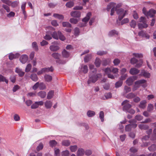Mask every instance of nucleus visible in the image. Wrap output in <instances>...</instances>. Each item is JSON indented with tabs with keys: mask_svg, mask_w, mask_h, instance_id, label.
Returning a JSON list of instances; mask_svg holds the SVG:
<instances>
[{
	"mask_svg": "<svg viewBox=\"0 0 156 156\" xmlns=\"http://www.w3.org/2000/svg\"><path fill=\"white\" fill-rule=\"evenodd\" d=\"M91 72L94 74H90L89 79L87 83L88 84H90L91 83H95L98 80V78L101 76L100 74H95L97 72V69L94 68L91 70Z\"/></svg>",
	"mask_w": 156,
	"mask_h": 156,
	"instance_id": "obj_1",
	"label": "nucleus"
},
{
	"mask_svg": "<svg viewBox=\"0 0 156 156\" xmlns=\"http://www.w3.org/2000/svg\"><path fill=\"white\" fill-rule=\"evenodd\" d=\"M51 34L52 37L56 40H58L59 39L62 41H64L66 40L65 37L60 31H58V33L56 31H54Z\"/></svg>",
	"mask_w": 156,
	"mask_h": 156,
	"instance_id": "obj_2",
	"label": "nucleus"
},
{
	"mask_svg": "<svg viewBox=\"0 0 156 156\" xmlns=\"http://www.w3.org/2000/svg\"><path fill=\"white\" fill-rule=\"evenodd\" d=\"M116 12L117 14L119 15L118 19L119 21H121L127 13V10H124L121 8L119 9L118 10H117Z\"/></svg>",
	"mask_w": 156,
	"mask_h": 156,
	"instance_id": "obj_3",
	"label": "nucleus"
},
{
	"mask_svg": "<svg viewBox=\"0 0 156 156\" xmlns=\"http://www.w3.org/2000/svg\"><path fill=\"white\" fill-rule=\"evenodd\" d=\"M129 101L127 100L124 101L122 103V105H124L123 107V111H125L127 112L131 107V105L129 103H128Z\"/></svg>",
	"mask_w": 156,
	"mask_h": 156,
	"instance_id": "obj_4",
	"label": "nucleus"
},
{
	"mask_svg": "<svg viewBox=\"0 0 156 156\" xmlns=\"http://www.w3.org/2000/svg\"><path fill=\"white\" fill-rule=\"evenodd\" d=\"M136 80L135 77L128 78L126 81V83L129 86L132 85L134 81Z\"/></svg>",
	"mask_w": 156,
	"mask_h": 156,
	"instance_id": "obj_5",
	"label": "nucleus"
},
{
	"mask_svg": "<svg viewBox=\"0 0 156 156\" xmlns=\"http://www.w3.org/2000/svg\"><path fill=\"white\" fill-rule=\"evenodd\" d=\"M28 57L26 55H23L21 56L20 58V61L23 64L25 63L28 60Z\"/></svg>",
	"mask_w": 156,
	"mask_h": 156,
	"instance_id": "obj_6",
	"label": "nucleus"
},
{
	"mask_svg": "<svg viewBox=\"0 0 156 156\" xmlns=\"http://www.w3.org/2000/svg\"><path fill=\"white\" fill-rule=\"evenodd\" d=\"M72 16L74 17H79L81 15V13L79 11H74L70 13Z\"/></svg>",
	"mask_w": 156,
	"mask_h": 156,
	"instance_id": "obj_7",
	"label": "nucleus"
},
{
	"mask_svg": "<svg viewBox=\"0 0 156 156\" xmlns=\"http://www.w3.org/2000/svg\"><path fill=\"white\" fill-rule=\"evenodd\" d=\"M140 70L135 68H131L130 71L129 73L132 75H136L139 73Z\"/></svg>",
	"mask_w": 156,
	"mask_h": 156,
	"instance_id": "obj_8",
	"label": "nucleus"
},
{
	"mask_svg": "<svg viewBox=\"0 0 156 156\" xmlns=\"http://www.w3.org/2000/svg\"><path fill=\"white\" fill-rule=\"evenodd\" d=\"M138 35L140 36L145 37L146 39H149L150 37L149 35L143 31L139 32L138 33Z\"/></svg>",
	"mask_w": 156,
	"mask_h": 156,
	"instance_id": "obj_9",
	"label": "nucleus"
},
{
	"mask_svg": "<svg viewBox=\"0 0 156 156\" xmlns=\"http://www.w3.org/2000/svg\"><path fill=\"white\" fill-rule=\"evenodd\" d=\"M156 12L155 10L153 9H151L147 12V15L146 16L153 17Z\"/></svg>",
	"mask_w": 156,
	"mask_h": 156,
	"instance_id": "obj_10",
	"label": "nucleus"
},
{
	"mask_svg": "<svg viewBox=\"0 0 156 156\" xmlns=\"http://www.w3.org/2000/svg\"><path fill=\"white\" fill-rule=\"evenodd\" d=\"M62 56L65 58H68L69 57L70 55L69 52L65 49L62 51Z\"/></svg>",
	"mask_w": 156,
	"mask_h": 156,
	"instance_id": "obj_11",
	"label": "nucleus"
},
{
	"mask_svg": "<svg viewBox=\"0 0 156 156\" xmlns=\"http://www.w3.org/2000/svg\"><path fill=\"white\" fill-rule=\"evenodd\" d=\"M49 48L51 51H56L59 49V48L57 45H51L50 46Z\"/></svg>",
	"mask_w": 156,
	"mask_h": 156,
	"instance_id": "obj_12",
	"label": "nucleus"
},
{
	"mask_svg": "<svg viewBox=\"0 0 156 156\" xmlns=\"http://www.w3.org/2000/svg\"><path fill=\"white\" fill-rule=\"evenodd\" d=\"M91 15V13L90 12H88L86 16L82 19V21L84 22H87L90 19V17Z\"/></svg>",
	"mask_w": 156,
	"mask_h": 156,
	"instance_id": "obj_13",
	"label": "nucleus"
},
{
	"mask_svg": "<svg viewBox=\"0 0 156 156\" xmlns=\"http://www.w3.org/2000/svg\"><path fill=\"white\" fill-rule=\"evenodd\" d=\"M142 23H138V26L139 28H146L148 27V25L146 23V22Z\"/></svg>",
	"mask_w": 156,
	"mask_h": 156,
	"instance_id": "obj_14",
	"label": "nucleus"
},
{
	"mask_svg": "<svg viewBox=\"0 0 156 156\" xmlns=\"http://www.w3.org/2000/svg\"><path fill=\"white\" fill-rule=\"evenodd\" d=\"M141 74L147 78H149L150 76V74L145 70H143L141 72Z\"/></svg>",
	"mask_w": 156,
	"mask_h": 156,
	"instance_id": "obj_15",
	"label": "nucleus"
},
{
	"mask_svg": "<svg viewBox=\"0 0 156 156\" xmlns=\"http://www.w3.org/2000/svg\"><path fill=\"white\" fill-rule=\"evenodd\" d=\"M138 127L141 129L147 130L149 128V126L147 125L140 124L138 125Z\"/></svg>",
	"mask_w": 156,
	"mask_h": 156,
	"instance_id": "obj_16",
	"label": "nucleus"
},
{
	"mask_svg": "<svg viewBox=\"0 0 156 156\" xmlns=\"http://www.w3.org/2000/svg\"><path fill=\"white\" fill-rule=\"evenodd\" d=\"M52 102L51 101H47L44 103L45 107L47 108H50L52 105Z\"/></svg>",
	"mask_w": 156,
	"mask_h": 156,
	"instance_id": "obj_17",
	"label": "nucleus"
},
{
	"mask_svg": "<svg viewBox=\"0 0 156 156\" xmlns=\"http://www.w3.org/2000/svg\"><path fill=\"white\" fill-rule=\"evenodd\" d=\"M51 56L54 58L55 59L58 60L60 58L61 56V55L58 53L54 52L51 55Z\"/></svg>",
	"mask_w": 156,
	"mask_h": 156,
	"instance_id": "obj_18",
	"label": "nucleus"
},
{
	"mask_svg": "<svg viewBox=\"0 0 156 156\" xmlns=\"http://www.w3.org/2000/svg\"><path fill=\"white\" fill-rule=\"evenodd\" d=\"M30 78L33 81L35 82L37 81L38 80L37 75L35 73L32 74L30 76Z\"/></svg>",
	"mask_w": 156,
	"mask_h": 156,
	"instance_id": "obj_19",
	"label": "nucleus"
},
{
	"mask_svg": "<svg viewBox=\"0 0 156 156\" xmlns=\"http://www.w3.org/2000/svg\"><path fill=\"white\" fill-rule=\"evenodd\" d=\"M116 4L114 2H111L108 5L107 7V10L108 11H110L111 8H114Z\"/></svg>",
	"mask_w": 156,
	"mask_h": 156,
	"instance_id": "obj_20",
	"label": "nucleus"
},
{
	"mask_svg": "<svg viewBox=\"0 0 156 156\" xmlns=\"http://www.w3.org/2000/svg\"><path fill=\"white\" fill-rule=\"evenodd\" d=\"M146 103L147 102L146 100H143L141 101L139 105V107L141 108H144L146 107Z\"/></svg>",
	"mask_w": 156,
	"mask_h": 156,
	"instance_id": "obj_21",
	"label": "nucleus"
},
{
	"mask_svg": "<svg viewBox=\"0 0 156 156\" xmlns=\"http://www.w3.org/2000/svg\"><path fill=\"white\" fill-rule=\"evenodd\" d=\"M44 77L45 80L48 82H51L52 80V76L48 74H45L44 75Z\"/></svg>",
	"mask_w": 156,
	"mask_h": 156,
	"instance_id": "obj_22",
	"label": "nucleus"
},
{
	"mask_svg": "<svg viewBox=\"0 0 156 156\" xmlns=\"http://www.w3.org/2000/svg\"><path fill=\"white\" fill-rule=\"evenodd\" d=\"M54 70V68L52 66H51L50 67L43 68V70L44 71V73L49 72H52Z\"/></svg>",
	"mask_w": 156,
	"mask_h": 156,
	"instance_id": "obj_23",
	"label": "nucleus"
},
{
	"mask_svg": "<svg viewBox=\"0 0 156 156\" xmlns=\"http://www.w3.org/2000/svg\"><path fill=\"white\" fill-rule=\"evenodd\" d=\"M84 153V150L82 148H79L77 151V156H81L83 155Z\"/></svg>",
	"mask_w": 156,
	"mask_h": 156,
	"instance_id": "obj_24",
	"label": "nucleus"
},
{
	"mask_svg": "<svg viewBox=\"0 0 156 156\" xmlns=\"http://www.w3.org/2000/svg\"><path fill=\"white\" fill-rule=\"evenodd\" d=\"M38 95L41 98H43L45 97L46 95V93L45 91H41L38 93Z\"/></svg>",
	"mask_w": 156,
	"mask_h": 156,
	"instance_id": "obj_25",
	"label": "nucleus"
},
{
	"mask_svg": "<svg viewBox=\"0 0 156 156\" xmlns=\"http://www.w3.org/2000/svg\"><path fill=\"white\" fill-rule=\"evenodd\" d=\"M19 55L18 54H14L12 53H10L9 55V58L10 60H12L14 58H16L17 57H18Z\"/></svg>",
	"mask_w": 156,
	"mask_h": 156,
	"instance_id": "obj_26",
	"label": "nucleus"
},
{
	"mask_svg": "<svg viewBox=\"0 0 156 156\" xmlns=\"http://www.w3.org/2000/svg\"><path fill=\"white\" fill-rule=\"evenodd\" d=\"M53 16L55 18H58L60 20H63L64 18L63 15L57 13L54 14Z\"/></svg>",
	"mask_w": 156,
	"mask_h": 156,
	"instance_id": "obj_27",
	"label": "nucleus"
},
{
	"mask_svg": "<svg viewBox=\"0 0 156 156\" xmlns=\"http://www.w3.org/2000/svg\"><path fill=\"white\" fill-rule=\"evenodd\" d=\"M151 139L152 140H156V128L154 129L153 134L151 137Z\"/></svg>",
	"mask_w": 156,
	"mask_h": 156,
	"instance_id": "obj_28",
	"label": "nucleus"
},
{
	"mask_svg": "<svg viewBox=\"0 0 156 156\" xmlns=\"http://www.w3.org/2000/svg\"><path fill=\"white\" fill-rule=\"evenodd\" d=\"M119 33L115 30H113L111 31L109 33L108 35L110 36H112L115 35H118Z\"/></svg>",
	"mask_w": 156,
	"mask_h": 156,
	"instance_id": "obj_29",
	"label": "nucleus"
},
{
	"mask_svg": "<svg viewBox=\"0 0 156 156\" xmlns=\"http://www.w3.org/2000/svg\"><path fill=\"white\" fill-rule=\"evenodd\" d=\"M148 149L150 151H154L156 150V145L153 144L148 147Z\"/></svg>",
	"mask_w": 156,
	"mask_h": 156,
	"instance_id": "obj_30",
	"label": "nucleus"
},
{
	"mask_svg": "<svg viewBox=\"0 0 156 156\" xmlns=\"http://www.w3.org/2000/svg\"><path fill=\"white\" fill-rule=\"evenodd\" d=\"M5 82L7 84L8 83V80L6 79L5 77L0 74V82Z\"/></svg>",
	"mask_w": 156,
	"mask_h": 156,
	"instance_id": "obj_31",
	"label": "nucleus"
},
{
	"mask_svg": "<svg viewBox=\"0 0 156 156\" xmlns=\"http://www.w3.org/2000/svg\"><path fill=\"white\" fill-rule=\"evenodd\" d=\"M26 5V2H24L23 3L21 6V8L23 11V13L25 16L26 15V12L25 11V7Z\"/></svg>",
	"mask_w": 156,
	"mask_h": 156,
	"instance_id": "obj_32",
	"label": "nucleus"
},
{
	"mask_svg": "<svg viewBox=\"0 0 156 156\" xmlns=\"http://www.w3.org/2000/svg\"><path fill=\"white\" fill-rule=\"evenodd\" d=\"M92 57V55L89 54L85 56L84 58V61L85 62H87L90 61Z\"/></svg>",
	"mask_w": 156,
	"mask_h": 156,
	"instance_id": "obj_33",
	"label": "nucleus"
},
{
	"mask_svg": "<svg viewBox=\"0 0 156 156\" xmlns=\"http://www.w3.org/2000/svg\"><path fill=\"white\" fill-rule=\"evenodd\" d=\"M94 63L96 67H99L100 66L101 64V60L99 58H96Z\"/></svg>",
	"mask_w": 156,
	"mask_h": 156,
	"instance_id": "obj_34",
	"label": "nucleus"
},
{
	"mask_svg": "<svg viewBox=\"0 0 156 156\" xmlns=\"http://www.w3.org/2000/svg\"><path fill=\"white\" fill-rule=\"evenodd\" d=\"M63 27H66L68 28H71L72 27L71 25L69 22H65L62 23Z\"/></svg>",
	"mask_w": 156,
	"mask_h": 156,
	"instance_id": "obj_35",
	"label": "nucleus"
},
{
	"mask_svg": "<svg viewBox=\"0 0 156 156\" xmlns=\"http://www.w3.org/2000/svg\"><path fill=\"white\" fill-rule=\"evenodd\" d=\"M54 91L53 90L50 91L48 94L47 98L48 99H51L53 96Z\"/></svg>",
	"mask_w": 156,
	"mask_h": 156,
	"instance_id": "obj_36",
	"label": "nucleus"
},
{
	"mask_svg": "<svg viewBox=\"0 0 156 156\" xmlns=\"http://www.w3.org/2000/svg\"><path fill=\"white\" fill-rule=\"evenodd\" d=\"M74 5L73 2L70 1L67 2L66 4V6L68 8H70L73 7Z\"/></svg>",
	"mask_w": 156,
	"mask_h": 156,
	"instance_id": "obj_37",
	"label": "nucleus"
},
{
	"mask_svg": "<svg viewBox=\"0 0 156 156\" xmlns=\"http://www.w3.org/2000/svg\"><path fill=\"white\" fill-rule=\"evenodd\" d=\"M95 112L94 111L89 110L87 113V115L89 117H91L95 115Z\"/></svg>",
	"mask_w": 156,
	"mask_h": 156,
	"instance_id": "obj_38",
	"label": "nucleus"
},
{
	"mask_svg": "<svg viewBox=\"0 0 156 156\" xmlns=\"http://www.w3.org/2000/svg\"><path fill=\"white\" fill-rule=\"evenodd\" d=\"M146 82V80L144 79L140 80L137 81L135 82V84L136 85H139L145 83Z\"/></svg>",
	"mask_w": 156,
	"mask_h": 156,
	"instance_id": "obj_39",
	"label": "nucleus"
},
{
	"mask_svg": "<svg viewBox=\"0 0 156 156\" xmlns=\"http://www.w3.org/2000/svg\"><path fill=\"white\" fill-rule=\"evenodd\" d=\"M19 3V2L18 1H15L11 3L10 5L11 6L13 7L14 8L17 7Z\"/></svg>",
	"mask_w": 156,
	"mask_h": 156,
	"instance_id": "obj_40",
	"label": "nucleus"
},
{
	"mask_svg": "<svg viewBox=\"0 0 156 156\" xmlns=\"http://www.w3.org/2000/svg\"><path fill=\"white\" fill-rule=\"evenodd\" d=\"M56 62L57 63L61 64H65L66 62V61L63 59H59L58 60H56Z\"/></svg>",
	"mask_w": 156,
	"mask_h": 156,
	"instance_id": "obj_41",
	"label": "nucleus"
},
{
	"mask_svg": "<svg viewBox=\"0 0 156 156\" xmlns=\"http://www.w3.org/2000/svg\"><path fill=\"white\" fill-rule=\"evenodd\" d=\"M131 91V88L130 87L126 86H125L124 93L125 94L128 93V92Z\"/></svg>",
	"mask_w": 156,
	"mask_h": 156,
	"instance_id": "obj_42",
	"label": "nucleus"
},
{
	"mask_svg": "<svg viewBox=\"0 0 156 156\" xmlns=\"http://www.w3.org/2000/svg\"><path fill=\"white\" fill-rule=\"evenodd\" d=\"M70 144V142L69 140H64L62 142V144L63 145L68 146Z\"/></svg>",
	"mask_w": 156,
	"mask_h": 156,
	"instance_id": "obj_43",
	"label": "nucleus"
},
{
	"mask_svg": "<svg viewBox=\"0 0 156 156\" xmlns=\"http://www.w3.org/2000/svg\"><path fill=\"white\" fill-rule=\"evenodd\" d=\"M135 96L134 93H130L127 94L126 96V98L128 99H131L134 98Z\"/></svg>",
	"mask_w": 156,
	"mask_h": 156,
	"instance_id": "obj_44",
	"label": "nucleus"
},
{
	"mask_svg": "<svg viewBox=\"0 0 156 156\" xmlns=\"http://www.w3.org/2000/svg\"><path fill=\"white\" fill-rule=\"evenodd\" d=\"M49 144L50 146L52 147L56 145L57 142L55 140H52L50 141Z\"/></svg>",
	"mask_w": 156,
	"mask_h": 156,
	"instance_id": "obj_45",
	"label": "nucleus"
},
{
	"mask_svg": "<svg viewBox=\"0 0 156 156\" xmlns=\"http://www.w3.org/2000/svg\"><path fill=\"white\" fill-rule=\"evenodd\" d=\"M70 148L72 152H75L77 150V147L76 145L71 146L70 147Z\"/></svg>",
	"mask_w": 156,
	"mask_h": 156,
	"instance_id": "obj_46",
	"label": "nucleus"
},
{
	"mask_svg": "<svg viewBox=\"0 0 156 156\" xmlns=\"http://www.w3.org/2000/svg\"><path fill=\"white\" fill-rule=\"evenodd\" d=\"M130 25L131 27L134 28L136 25V21L134 20H132L130 23Z\"/></svg>",
	"mask_w": 156,
	"mask_h": 156,
	"instance_id": "obj_47",
	"label": "nucleus"
},
{
	"mask_svg": "<svg viewBox=\"0 0 156 156\" xmlns=\"http://www.w3.org/2000/svg\"><path fill=\"white\" fill-rule=\"evenodd\" d=\"M32 67V65L30 64H28L26 67L25 69V72H28L30 70Z\"/></svg>",
	"mask_w": 156,
	"mask_h": 156,
	"instance_id": "obj_48",
	"label": "nucleus"
},
{
	"mask_svg": "<svg viewBox=\"0 0 156 156\" xmlns=\"http://www.w3.org/2000/svg\"><path fill=\"white\" fill-rule=\"evenodd\" d=\"M99 117L101 119V122L104 121V112L103 111H101L100 112Z\"/></svg>",
	"mask_w": 156,
	"mask_h": 156,
	"instance_id": "obj_49",
	"label": "nucleus"
},
{
	"mask_svg": "<svg viewBox=\"0 0 156 156\" xmlns=\"http://www.w3.org/2000/svg\"><path fill=\"white\" fill-rule=\"evenodd\" d=\"M32 46L33 48L36 51L38 50V47L37 43L36 42H34L32 43Z\"/></svg>",
	"mask_w": 156,
	"mask_h": 156,
	"instance_id": "obj_50",
	"label": "nucleus"
},
{
	"mask_svg": "<svg viewBox=\"0 0 156 156\" xmlns=\"http://www.w3.org/2000/svg\"><path fill=\"white\" fill-rule=\"evenodd\" d=\"M43 145L42 143H40L39 145H38L37 148H36V150L37 151H39L40 150L42 149L43 148Z\"/></svg>",
	"mask_w": 156,
	"mask_h": 156,
	"instance_id": "obj_51",
	"label": "nucleus"
},
{
	"mask_svg": "<svg viewBox=\"0 0 156 156\" xmlns=\"http://www.w3.org/2000/svg\"><path fill=\"white\" fill-rule=\"evenodd\" d=\"M153 106L152 104H149L148 105L147 110V111L149 112H151L153 110Z\"/></svg>",
	"mask_w": 156,
	"mask_h": 156,
	"instance_id": "obj_52",
	"label": "nucleus"
},
{
	"mask_svg": "<svg viewBox=\"0 0 156 156\" xmlns=\"http://www.w3.org/2000/svg\"><path fill=\"white\" fill-rule=\"evenodd\" d=\"M39 88L40 90H43L46 88L45 85L43 83H39Z\"/></svg>",
	"mask_w": 156,
	"mask_h": 156,
	"instance_id": "obj_53",
	"label": "nucleus"
},
{
	"mask_svg": "<svg viewBox=\"0 0 156 156\" xmlns=\"http://www.w3.org/2000/svg\"><path fill=\"white\" fill-rule=\"evenodd\" d=\"M122 84V81H119L116 82L115 84V87L118 88L121 86Z\"/></svg>",
	"mask_w": 156,
	"mask_h": 156,
	"instance_id": "obj_54",
	"label": "nucleus"
},
{
	"mask_svg": "<svg viewBox=\"0 0 156 156\" xmlns=\"http://www.w3.org/2000/svg\"><path fill=\"white\" fill-rule=\"evenodd\" d=\"M107 52L104 51H98L97 52V54L99 55H102L106 54Z\"/></svg>",
	"mask_w": 156,
	"mask_h": 156,
	"instance_id": "obj_55",
	"label": "nucleus"
},
{
	"mask_svg": "<svg viewBox=\"0 0 156 156\" xmlns=\"http://www.w3.org/2000/svg\"><path fill=\"white\" fill-rule=\"evenodd\" d=\"M2 7L7 12H10V8L7 5L3 4L2 5Z\"/></svg>",
	"mask_w": 156,
	"mask_h": 156,
	"instance_id": "obj_56",
	"label": "nucleus"
},
{
	"mask_svg": "<svg viewBox=\"0 0 156 156\" xmlns=\"http://www.w3.org/2000/svg\"><path fill=\"white\" fill-rule=\"evenodd\" d=\"M69 21L72 23L76 24L77 23L78 21L76 19L72 18L70 19Z\"/></svg>",
	"mask_w": 156,
	"mask_h": 156,
	"instance_id": "obj_57",
	"label": "nucleus"
},
{
	"mask_svg": "<svg viewBox=\"0 0 156 156\" xmlns=\"http://www.w3.org/2000/svg\"><path fill=\"white\" fill-rule=\"evenodd\" d=\"M143 63V61L142 60H140L139 61H138L136 63V65L135 66L136 67H140L142 65Z\"/></svg>",
	"mask_w": 156,
	"mask_h": 156,
	"instance_id": "obj_58",
	"label": "nucleus"
},
{
	"mask_svg": "<svg viewBox=\"0 0 156 156\" xmlns=\"http://www.w3.org/2000/svg\"><path fill=\"white\" fill-rule=\"evenodd\" d=\"M138 62V60L136 59L135 58H131L130 60V62L132 64H134L135 63H136Z\"/></svg>",
	"mask_w": 156,
	"mask_h": 156,
	"instance_id": "obj_59",
	"label": "nucleus"
},
{
	"mask_svg": "<svg viewBox=\"0 0 156 156\" xmlns=\"http://www.w3.org/2000/svg\"><path fill=\"white\" fill-rule=\"evenodd\" d=\"M83 72L84 73H87L88 72V67L87 65H84L83 68Z\"/></svg>",
	"mask_w": 156,
	"mask_h": 156,
	"instance_id": "obj_60",
	"label": "nucleus"
},
{
	"mask_svg": "<svg viewBox=\"0 0 156 156\" xmlns=\"http://www.w3.org/2000/svg\"><path fill=\"white\" fill-rule=\"evenodd\" d=\"M39 82H37L33 86V89L34 90H36L38 87H39Z\"/></svg>",
	"mask_w": 156,
	"mask_h": 156,
	"instance_id": "obj_61",
	"label": "nucleus"
},
{
	"mask_svg": "<svg viewBox=\"0 0 156 156\" xmlns=\"http://www.w3.org/2000/svg\"><path fill=\"white\" fill-rule=\"evenodd\" d=\"M55 154V156H59L60 151L58 148H55L54 149Z\"/></svg>",
	"mask_w": 156,
	"mask_h": 156,
	"instance_id": "obj_62",
	"label": "nucleus"
},
{
	"mask_svg": "<svg viewBox=\"0 0 156 156\" xmlns=\"http://www.w3.org/2000/svg\"><path fill=\"white\" fill-rule=\"evenodd\" d=\"M120 60L118 58H115L113 61V63L115 66L118 65L120 63Z\"/></svg>",
	"mask_w": 156,
	"mask_h": 156,
	"instance_id": "obj_63",
	"label": "nucleus"
},
{
	"mask_svg": "<svg viewBox=\"0 0 156 156\" xmlns=\"http://www.w3.org/2000/svg\"><path fill=\"white\" fill-rule=\"evenodd\" d=\"M69 154V151L66 150L63 151L62 153V156H68Z\"/></svg>",
	"mask_w": 156,
	"mask_h": 156,
	"instance_id": "obj_64",
	"label": "nucleus"
}]
</instances>
